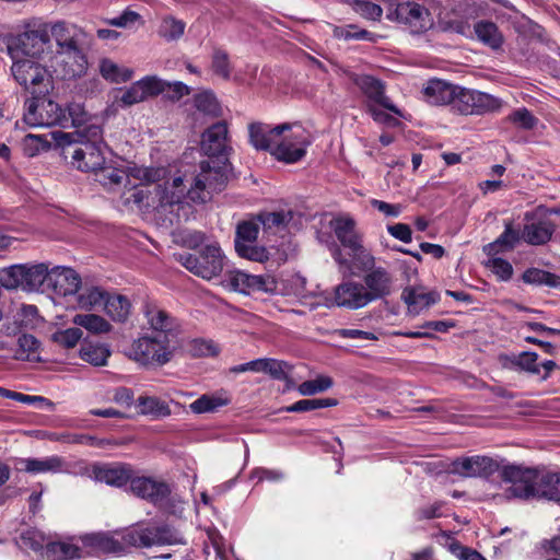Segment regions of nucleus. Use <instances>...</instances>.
<instances>
[{"label": "nucleus", "instance_id": "obj_29", "mask_svg": "<svg viewBox=\"0 0 560 560\" xmlns=\"http://www.w3.org/2000/svg\"><path fill=\"white\" fill-rule=\"evenodd\" d=\"M555 229L550 220L534 221L524 225L522 238L534 246L544 245L551 240Z\"/></svg>", "mask_w": 560, "mask_h": 560}, {"label": "nucleus", "instance_id": "obj_26", "mask_svg": "<svg viewBox=\"0 0 560 560\" xmlns=\"http://www.w3.org/2000/svg\"><path fill=\"white\" fill-rule=\"evenodd\" d=\"M186 186L182 177H175L172 183L158 184L153 189L155 207H165L180 203L187 196Z\"/></svg>", "mask_w": 560, "mask_h": 560}, {"label": "nucleus", "instance_id": "obj_44", "mask_svg": "<svg viewBox=\"0 0 560 560\" xmlns=\"http://www.w3.org/2000/svg\"><path fill=\"white\" fill-rule=\"evenodd\" d=\"M96 180L103 186L113 188L119 186L122 182L129 177L127 170H121L116 166L102 165L97 171L94 172Z\"/></svg>", "mask_w": 560, "mask_h": 560}, {"label": "nucleus", "instance_id": "obj_22", "mask_svg": "<svg viewBox=\"0 0 560 560\" xmlns=\"http://www.w3.org/2000/svg\"><path fill=\"white\" fill-rule=\"evenodd\" d=\"M355 84L368 97L369 104L380 105L392 113L401 116V112L392 101L385 95L384 83L372 75H360L355 79Z\"/></svg>", "mask_w": 560, "mask_h": 560}, {"label": "nucleus", "instance_id": "obj_15", "mask_svg": "<svg viewBox=\"0 0 560 560\" xmlns=\"http://www.w3.org/2000/svg\"><path fill=\"white\" fill-rule=\"evenodd\" d=\"M226 281L232 290L243 294L273 293L277 290V281L271 275H249L234 270L229 273Z\"/></svg>", "mask_w": 560, "mask_h": 560}, {"label": "nucleus", "instance_id": "obj_24", "mask_svg": "<svg viewBox=\"0 0 560 560\" xmlns=\"http://www.w3.org/2000/svg\"><path fill=\"white\" fill-rule=\"evenodd\" d=\"M130 489L137 497L154 504H162L170 494L166 483L155 481L148 477H138L130 480Z\"/></svg>", "mask_w": 560, "mask_h": 560}, {"label": "nucleus", "instance_id": "obj_39", "mask_svg": "<svg viewBox=\"0 0 560 560\" xmlns=\"http://www.w3.org/2000/svg\"><path fill=\"white\" fill-rule=\"evenodd\" d=\"M128 174L140 182V185L149 187L150 184L159 183L166 178L165 167H143L138 165L128 166Z\"/></svg>", "mask_w": 560, "mask_h": 560}, {"label": "nucleus", "instance_id": "obj_56", "mask_svg": "<svg viewBox=\"0 0 560 560\" xmlns=\"http://www.w3.org/2000/svg\"><path fill=\"white\" fill-rule=\"evenodd\" d=\"M331 377L319 375L315 380L305 381L299 385L298 389L301 395L313 396L323 393L332 386Z\"/></svg>", "mask_w": 560, "mask_h": 560}, {"label": "nucleus", "instance_id": "obj_13", "mask_svg": "<svg viewBox=\"0 0 560 560\" xmlns=\"http://www.w3.org/2000/svg\"><path fill=\"white\" fill-rule=\"evenodd\" d=\"M259 228L260 225L257 219L238 223L234 244L235 250L241 257L257 262H264L269 259V254L266 247L256 244Z\"/></svg>", "mask_w": 560, "mask_h": 560}, {"label": "nucleus", "instance_id": "obj_36", "mask_svg": "<svg viewBox=\"0 0 560 560\" xmlns=\"http://www.w3.org/2000/svg\"><path fill=\"white\" fill-rule=\"evenodd\" d=\"M137 402L141 415L151 416L154 419L165 418L172 413L168 404L155 396H140Z\"/></svg>", "mask_w": 560, "mask_h": 560}, {"label": "nucleus", "instance_id": "obj_23", "mask_svg": "<svg viewBox=\"0 0 560 560\" xmlns=\"http://www.w3.org/2000/svg\"><path fill=\"white\" fill-rule=\"evenodd\" d=\"M335 302L338 306L358 310L370 304L368 292L363 284L355 281H345L335 289Z\"/></svg>", "mask_w": 560, "mask_h": 560}, {"label": "nucleus", "instance_id": "obj_57", "mask_svg": "<svg viewBox=\"0 0 560 560\" xmlns=\"http://www.w3.org/2000/svg\"><path fill=\"white\" fill-rule=\"evenodd\" d=\"M82 338V330L78 327L68 328L65 330H57L51 335V340L58 346L72 349Z\"/></svg>", "mask_w": 560, "mask_h": 560}, {"label": "nucleus", "instance_id": "obj_37", "mask_svg": "<svg viewBox=\"0 0 560 560\" xmlns=\"http://www.w3.org/2000/svg\"><path fill=\"white\" fill-rule=\"evenodd\" d=\"M504 366L516 368L530 374H539L540 368L537 363L538 354L536 352L524 351L520 354L504 357Z\"/></svg>", "mask_w": 560, "mask_h": 560}, {"label": "nucleus", "instance_id": "obj_51", "mask_svg": "<svg viewBox=\"0 0 560 560\" xmlns=\"http://www.w3.org/2000/svg\"><path fill=\"white\" fill-rule=\"evenodd\" d=\"M522 279L525 283L542 285L551 288L560 287V277L538 268H529L524 271Z\"/></svg>", "mask_w": 560, "mask_h": 560}, {"label": "nucleus", "instance_id": "obj_2", "mask_svg": "<svg viewBox=\"0 0 560 560\" xmlns=\"http://www.w3.org/2000/svg\"><path fill=\"white\" fill-rule=\"evenodd\" d=\"M179 346V339L145 334L132 342L130 358L143 366H163L173 359Z\"/></svg>", "mask_w": 560, "mask_h": 560}, {"label": "nucleus", "instance_id": "obj_64", "mask_svg": "<svg viewBox=\"0 0 560 560\" xmlns=\"http://www.w3.org/2000/svg\"><path fill=\"white\" fill-rule=\"evenodd\" d=\"M21 547L31 549L33 551H39L44 548L45 537L44 535L35 529H28L20 536Z\"/></svg>", "mask_w": 560, "mask_h": 560}, {"label": "nucleus", "instance_id": "obj_42", "mask_svg": "<svg viewBox=\"0 0 560 560\" xmlns=\"http://www.w3.org/2000/svg\"><path fill=\"white\" fill-rule=\"evenodd\" d=\"M72 323L95 335L106 334L112 329V325L96 314H77L73 316Z\"/></svg>", "mask_w": 560, "mask_h": 560}, {"label": "nucleus", "instance_id": "obj_14", "mask_svg": "<svg viewBox=\"0 0 560 560\" xmlns=\"http://www.w3.org/2000/svg\"><path fill=\"white\" fill-rule=\"evenodd\" d=\"M500 107L499 98L488 93L458 86L453 109L463 115H480Z\"/></svg>", "mask_w": 560, "mask_h": 560}, {"label": "nucleus", "instance_id": "obj_41", "mask_svg": "<svg viewBox=\"0 0 560 560\" xmlns=\"http://www.w3.org/2000/svg\"><path fill=\"white\" fill-rule=\"evenodd\" d=\"M45 556L48 560H71L79 558L81 550L73 544L55 541L46 544Z\"/></svg>", "mask_w": 560, "mask_h": 560}, {"label": "nucleus", "instance_id": "obj_25", "mask_svg": "<svg viewBox=\"0 0 560 560\" xmlns=\"http://www.w3.org/2000/svg\"><path fill=\"white\" fill-rule=\"evenodd\" d=\"M458 85L451 84L446 81L432 79L429 80L423 88L424 100L433 105H446L454 106L456 92Z\"/></svg>", "mask_w": 560, "mask_h": 560}, {"label": "nucleus", "instance_id": "obj_32", "mask_svg": "<svg viewBox=\"0 0 560 560\" xmlns=\"http://www.w3.org/2000/svg\"><path fill=\"white\" fill-rule=\"evenodd\" d=\"M401 299L408 305L409 312L419 314L422 310L435 304L439 294L435 292H425L420 288H406L401 293Z\"/></svg>", "mask_w": 560, "mask_h": 560}, {"label": "nucleus", "instance_id": "obj_8", "mask_svg": "<svg viewBox=\"0 0 560 560\" xmlns=\"http://www.w3.org/2000/svg\"><path fill=\"white\" fill-rule=\"evenodd\" d=\"M37 59H12L15 81L32 95H45L50 88V75Z\"/></svg>", "mask_w": 560, "mask_h": 560}, {"label": "nucleus", "instance_id": "obj_1", "mask_svg": "<svg viewBox=\"0 0 560 560\" xmlns=\"http://www.w3.org/2000/svg\"><path fill=\"white\" fill-rule=\"evenodd\" d=\"M250 144L259 151H268L276 160L287 164L301 161L311 144L307 132L296 124L272 126L264 122L248 125Z\"/></svg>", "mask_w": 560, "mask_h": 560}, {"label": "nucleus", "instance_id": "obj_7", "mask_svg": "<svg viewBox=\"0 0 560 560\" xmlns=\"http://www.w3.org/2000/svg\"><path fill=\"white\" fill-rule=\"evenodd\" d=\"M71 133H62L60 137V144L66 158H71V163L74 167L82 172H95L103 164L105 158L103 149L106 145L91 144V143H74Z\"/></svg>", "mask_w": 560, "mask_h": 560}, {"label": "nucleus", "instance_id": "obj_3", "mask_svg": "<svg viewBox=\"0 0 560 560\" xmlns=\"http://www.w3.org/2000/svg\"><path fill=\"white\" fill-rule=\"evenodd\" d=\"M48 271L45 262L12 265L0 270V284L8 290L45 292Z\"/></svg>", "mask_w": 560, "mask_h": 560}, {"label": "nucleus", "instance_id": "obj_17", "mask_svg": "<svg viewBox=\"0 0 560 560\" xmlns=\"http://www.w3.org/2000/svg\"><path fill=\"white\" fill-rule=\"evenodd\" d=\"M163 80L158 77H145L126 89L116 102L122 107H129L163 93Z\"/></svg>", "mask_w": 560, "mask_h": 560}, {"label": "nucleus", "instance_id": "obj_52", "mask_svg": "<svg viewBox=\"0 0 560 560\" xmlns=\"http://www.w3.org/2000/svg\"><path fill=\"white\" fill-rule=\"evenodd\" d=\"M194 105L200 113L207 116L219 117L221 115V106L212 92L205 91L196 94Z\"/></svg>", "mask_w": 560, "mask_h": 560}, {"label": "nucleus", "instance_id": "obj_47", "mask_svg": "<svg viewBox=\"0 0 560 560\" xmlns=\"http://www.w3.org/2000/svg\"><path fill=\"white\" fill-rule=\"evenodd\" d=\"M100 73L106 80L112 82H127L132 78V70L128 68H120L110 59H102L100 62Z\"/></svg>", "mask_w": 560, "mask_h": 560}, {"label": "nucleus", "instance_id": "obj_11", "mask_svg": "<svg viewBox=\"0 0 560 560\" xmlns=\"http://www.w3.org/2000/svg\"><path fill=\"white\" fill-rule=\"evenodd\" d=\"M500 475L504 482L511 485L504 491L506 499L529 500L537 495V470L516 465H508L501 469Z\"/></svg>", "mask_w": 560, "mask_h": 560}, {"label": "nucleus", "instance_id": "obj_31", "mask_svg": "<svg viewBox=\"0 0 560 560\" xmlns=\"http://www.w3.org/2000/svg\"><path fill=\"white\" fill-rule=\"evenodd\" d=\"M94 475L97 481L115 487H121L131 480V469L120 464L96 467Z\"/></svg>", "mask_w": 560, "mask_h": 560}, {"label": "nucleus", "instance_id": "obj_6", "mask_svg": "<svg viewBox=\"0 0 560 560\" xmlns=\"http://www.w3.org/2000/svg\"><path fill=\"white\" fill-rule=\"evenodd\" d=\"M386 18L406 26L411 34H423L434 25L430 10L416 1H404L392 5Z\"/></svg>", "mask_w": 560, "mask_h": 560}, {"label": "nucleus", "instance_id": "obj_38", "mask_svg": "<svg viewBox=\"0 0 560 560\" xmlns=\"http://www.w3.org/2000/svg\"><path fill=\"white\" fill-rule=\"evenodd\" d=\"M104 308L107 315L116 322H125L130 315L131 304L124 295L107 296Z\"/></svg>", "mask_w": 560, "mask_h": 560}, {"label": "nucleus", "instance_id": "obj_60", "mask_svg": "<svg viewBox=\"0 0 560 560\" xmlns=\"http://www.w3.org/2000/svg\"><path fill=\"white\" fill-rule=\"evenodd\" d=\"M508 120L525 130H532L538 124V119L527 108L514 110L509 115Z\"/></svg>", "mask_w": 560, "mask_h": 560}, {"label": "nucleus", "instance_id": "obj_55", "mask_svg": "<svg viewBox=\"0 0 560 560\" xmlns=\"http://www.w3.org/2000/svg\"><path fill=\"white\" fill-rule=\"evenodd\" d=\"M185 27L184 21L165 16L159 27V35L168 42L177 40L184 35Z\"/></svg>", "mask_w": 560, "mask_h": 560}, {"label": "nucleus", "instance_id": "obj_9", "mask_svg": "<svg viewBox=\"0 0 560 560\" xmlns=\"http://www.w3.org/2000/svg\"><path fill=\"white\" fill-rule=\"evenodd\" d=\"M47 26L27 30L10 39L8 52L11 59H39L49 49Z\"/></svg>", "mask_w": 560, "mask_h": 560}, {"label": "nucleus", "instance_id": "obj_4", "mask_svg": "<svg viewBox=\"0 0 560 560\" xmlns=\"http://www.w3.org/2000/svg\"><path fill=\"white\" fill-rule=\"evenodd\" d=\"M174 257L188 271L206 280L218 277L224 267V255L217 244L206 245L197 254L179 253Z\"/></svg>", "mask_w": 560, "mask_h": 560}, {"label": "nucleus", "instance_id": "obj_53", "mask_svg": "<svg viewBox=\"0 0 560 560\" xmlns=\"http://www.w3.org/2000/svg\"><path fill=\"white\" fill-rule=\"evenodd\" d=\"M86 544L93 547L96 551L104 553H117L122 550V546L119 541L103 533L88 536Z\"/></svg>", "mask_w": 560, "mask_h": 560}, {"label": "nucleus", "instance_id": "obj_10", "mask_svg": "<svg viewBox=\"0 0 560 560\" xmlns=\"http://www.w3.org/2000/svg\"><path fill=\"white\" fill-rule=\"evenodd\" d=\"M32 96L25 102L24 121L27 125L31 127L66 126L68 122L66 110L56 102L44 98L43 95Z\"/></svg>", "mask_w": 560, "mask_h": 560}, {"label": "nucleus", "instance_id": "obj_61", "mask_svg": "<svg viewBox=\"0 0 560 560\" xmlns=\"http://www.w3.org/2000/svg\"><path fill=\"white\" fill-rule=\"evenodd\" d=\"M353 10L362 18L371 21H378L383 14V10L378 4L368 0H355Z\"/></svg>", "mask_w": 560, "mask_h": 560}, {"label": "nucleus", "instance_id": "obj_63", "mask_svg": "<svg viewBox=\"0 0 560 560\" xmlns=\"http://www.w3.org/2000/svg\"><path fill=\"white\" fill-rule=\"evenodd\" d=\"M211 67H212L213 72L217 75L223 78L224 80H228L230 78V74H231L230 61H229V56L225 51H223L221 49L214 50V52L212 55Z\"/></svg>", "mask_w": 560, "mask_h": 560}, {"label": "nucleus", "instance_id": "obj_43", "mask_svg": "<svg viewBox=\"0 0 560 560\" xmlns=\"http://www.w3.org/2000/svg\"><path fill=\"white\" fill-rule=\"evenodd\" d=\"M110 353V349L106 345L88 343L80 349V358L93 366L106 365Z\"/></svg>", "mask_w": 560, "mask_h": 560}, {"label": "nucleus", "instance_id": "obj_16", "mask_svg": "<svg viewBox=\"0 0 560 560\" xmlns=\"http://www.w3.org/2000/svg\"><path fill=\"white\" fill-rule=\"evenodd\" d=\"M499 469L495 459L480 455L456 458L451 464V471L464 478H488Z\"/></svg>", "mask_w": 560, "mask_h": 560}, {"label": "nucleus", "instance_id": "obj_54", "mask_svg": "<svg viewBox=\"0 0 560 560\" xmlns=\"http://www.w3.org/2000/svg\"><path fill=\"white\" fill-rule=\"evenodd\" d=\"M338 404L335 398L302 399L284 408L287 412H307L316 409L334 407Z\"/></svg>", "mask_w": 560, "mask_h": 560}, {"label": "nucleus", "instance_id": "obj_20", "mask_svg": "<svg viewBox=\"0 0 560 560\" xmlns=\"http://www.w3.org/2000/svg\"><path fill=\"white\" fill-rule=\"evenodd\" d=\"M393 276L384 267H376L363 277V288L368 292L370 302L384 299L393 292Z\"/></svg>", "mask_w": 560, "mask_h": 560}, {"label": "nucleus", "instance_id": "obj_48", "mask_svg": "<svg viewBox=\"0 0 560 560\" xmlns=\"http://www.w3.org/2000/svg\"><path fill=\"white\" fill-rule=\"evenodd\" d=\"M39 346L40 342L33 335L22 334L18 338L15 359L23 361L37 360Z\"/></svg>", "mask_w": 560, "mask_h": 560}, {"label": "nucleus", "instance_id": "obj_40", "mask_svg": "<svg viewBox=\"0 0 560 560\" xmlns=\"http://www.w3.org/2000/svg\"><path fill=\"white\" fill-rule=\"evenodd\" d=\"M230 398L223 395H201L198 399L189 405L194 413L215 412L219 408L230 404Z\"/></svg>", "mask_w": 560, "mask_h": 560}, {"label": "nucleus", "instance_id": "obj_49", "mask_svg": "<svg viewBox=\"0 0 560 560\" xmlns=\"http://www.w3.org/2000/svg\"><path fill=\"white\" fill-rule=\"evenodd\" d=\"M56 59L58 62L62 65L61 75L63 79H73L77 77H81L85 73L88 68V59L85 54L83 52V62H77L78 58H74L70 55H56Z\"/></svg>", "mask_w": 560, "mask_h": 560}, {"label": "nucleus", "instance_id": "obj_5", "mask_svg": "<svg viewBox=\"0 0 560 560\" xmlns=\"http://www.w3.org/2000/svg\"><path fill=\"white\" fill-rule=\"evenodd\" d=\"M228 180L226 164L217 161H202L200 172L187 190V197L191 201L206 202L213 192L221 191Z\"/></svg>", "mask_w": 560, "mask_h": 560}, {"label": "nucleus", "instance_id": "obj_27", "mask_svg": "<svg viewBox=\"0 0 560 560\" xmlns=\"http://www.w3.org/2000/svg\"><path fill=\"white\" fill-rule=\"evenodd\" d=\"M16 468L30 474L60 472L66 469V462L58 455L44 458H20Z\"/></svg>", "mask_w": 560, "mask_h": 560}, {"label": "nucleus", "instance_id": "obj_21", "mask_svg": "<svg viewBox=\"0 0 560 560\" xmlns=\"http://www.w3.org/2000/svg\"><path fill=\"white\" fill-rule=\"evenodd\" d=\"M201 149L209 156H226L231 150L228 145V125L218 121L202 133Z\"/></svg>", "mask_w": 560, "mask_h": 560}, {"label": "nucleus", "instance_id": "obj_19", "mask_svg": "<svg viewBox=\"0 0 560 560\" xmlns=\"http://www.w3.org/2000/svg\"><path fill=\"white\" fill-rule=\"evenodd\" d=\"M81 285V278L79 273L72 268L68 267H52L49 268L47 279V291L62 296L75 294Z\"/></svg>", "mask_w": 560, "mask_h": 560}, {"label": "nucleus", "instance_id": "obj_35", "mask_svg": "<svg viewBox=\"0 0 560 560\" xmlns=\"http://www.w3.org/2000/svg\"><path fill=\"white\" fill-rule=\"evenodd\" d=\"M74 143H91L106 145L103 140V128L97 118H93L81 128H77L74 132H70Z\"/></svg>", "mask_w": 560, "mask_h": 560}, {"label": "nucleus", "instance_id": "obj_50", "mask_svg": "<svg viewBox=\"0 0 560 560\" xmlns=\"http://www.w3.org/2000/svg\"><path fill=\"white\" fill-rule=\"evenodd\" d=\"M85 33L79 28L75 33L71 34L65 43L57 44L56 55H70L78 58L77 61L83 62V50L81 48L82 38Z\"/></svg>", "mask_w": 560, "mask_h": 560}, {"label": "nucleus", "instance_id": "obj_18", "mask_svg": "<svg viewBox=\"0 0 560 560\" xmlns=\"http://www.w3.org/2000/svg\"><path fill=\"white\" fill-rule=\"evenodd\" d=\"M143 314L152 330L151 334L172 339H179L180 327L176 318L153 303H145Z\"/></svg>", "mask_w": 560, "mask_h": 560}, {"label": "nucleus", "instance_id": "obj_12", "mask_svg": "<svg viewBox=\"0 0 560 560\" xmlns=\"http://www.w3.org/2000/svg\"><path fill=\"white\" fill-rule=\"evenodd\" d=\"M125 539L135 547L149 548L154 545H184V537L168 525L137 527L129 530Z\"/></svg>", "mask_w": 560, "mask_h": 560}, {"label": "nucleus", "instance_id": "obj_58", "mask_svg": "<svg viewBox=\"0 0 560 560\" xmlns=\"http://www.w3.org/2000/svg\"><path fill=\"white\" fill-rule=\"evenodd\" d=\"M351 253L353 267L359 271L366 273L376 268L374 256L363 246L362 243L358 249H351Z\"/></svg>", "mask_w": 560, "mask_h": 560}, {"label": "nucleus", "instance_id": "obj_28", "mask_svg": "<svg viewBox=\"0 0 560 560\" xmlns=\"http://www.w3.org/2000/svg\"><path fill=\"white\" fill-rule=\"evenodd\" d=\"M336 237L342 246L351 249H358L362 243L360 233L355 229V221L350 217H339L330 222Z\"/></svg>", "mask_w": 560, "mask_h": 560}, {"label": "nucleus", "instance_id": "obj_62", "mask_svg": "<svg viewBox=\"0 0 560 560\" xmlns=\"http://www.w3.org/2000/svg\"><path fill=\"white\" fill-rule=\"evenodd\" d=\"M67 118L71 120V125L77 129L88 124L94 117H91L80 103H71L67 107Z\"/></svg>", "mask_w": 560, "mask_h": 560}, {"label": "nucleus", "instance_id": "obj_30", "mask_svg": "<svg viewBox=\"0 0 560 560\" xmlns=\"http://www.w3.org/2000/svg\"><path fill=\"white\" fill-rule=\"evenodd\" d=\"M121 202L131 210L155 208V197L152 189L143 185H135L126 190L121 195Z\"/></svg>", "mask_w": 560, "mask_h": 560}, {"label": "nucleus", "instance_id": "obj_59", "mask_svg": "<svg viewBox=\"0 0 560 560\" xmlns=\"http://www.w3.org/2000/svg\"><path fill=\"white\" fill-rule=\"evenodd\" d=\"M503 233L492 243L491 247H502L504 249H513L522 238V234L513 229L511 221L505 222Z\"/></svg>", "mask_w": 560, "mask_h": 560}, {"label": "nucleus", "instance_id": "obj_33", "mask_svg": "<svg viewBox=\"0 0 560 560\" xmlns=\"http://www.w3.org/2000/svg\"><path fill=\"white\" fill-rule=\"evenodd\" d=\"M536 492L535 498L555 501L560 505V472H538Z\"/></svg>", "mask_w": 560, "mask_h": 560}, {"label": "nucleus", "instance_id": "obj_45", "mask_svg": "<svg viewBox=\"0 0 560 560\" xmlns=\"http://www.w3.org/2000/svg\"><path fill=\"white\" fill-rule=\"evenodd\" d=\"M475 33L479 40L493 49L502 45L503 38L498 26L492 22L480 21L475 25Z\"/></svg>", "mask_w": 560, "mask_h": 560}, {"label": "nucleus", "instance_id": "obj_34", "mask_svg": "<svg viewBox=\"0 0 560 560\" xmlns=\"http://www.w3.org/2000/svg\"><path fill=\"white\" fill-rule=\"evenodd\" d=\"M292 365L285 361L264 358L261 362V372L269 374L272 378L284 381L285 389H291L295 383L291 378Z\"/></svg>", "mask_w": 560, "mask_h": 560}, {"label": "nucleus", "instance_id": "obj_46", "mask_svg": "<svg viewBox=\"0 0 560 560\" xmlns=\"http://www.w3.org/2000/svg\"><path fill=\"white\" fill-rule=\"evenodd\" d=\"M107 293L98 287H90L82 290L78 295V306L82 310H93L104 306Z\"/></svg>", "mask_w": 560, "mask_h": 560}]
</instances>
